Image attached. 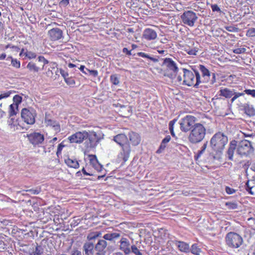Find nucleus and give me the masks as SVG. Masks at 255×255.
I'll use <instances>...</instances> for the list:
<instances>
[{
    "label": "nucleus",
    "instance_id": "43",
    "mask_svg": "<svg viewBox=\"0 0 255 255\" xmlns=\"http://www.w3.org/2000/svg\"><path fill=\"white\" fill-rule=\"evenodd\" d=\"M70 3V0H60L59 2V5L61 7H67Z\"/></svg>",
    "mask_w": 255,
    "mask_h": 255
},
{
    "label": "nucleus",
    "instance_id": "54",
    "mask_svg": "<svg viewBox=\"0 0 255 255\" xmlns=\"http://www.w3.org/2000/svg\"><path fill=\"white\" fill-rule=\"evenodd\" d=\"M211 7L212 8V10L213 12L217 11L219 12H221V10L220 8V7L218 6V5L217 4H212L211 5Z\"/></svg>",
    "mask_w": 255,
    "mask_h": 255
},
{
    "label": "nucleus",
    "instance_id": "58",
    "mask_svg": "<svg viewBox=\"0 0 255 255\" xmlns=\"http://www.w3.org/2000/svg\"><path fill=\"white\" fill-rule=\"evenodd\" d=\"M59 72L62 76L64 78V80L66 79L68 76V72L65 71L62 69H60Z\"/></svg>",
    "mask_w": 255,
    "mask_h": 255
},
{
    "label": "nucleus",
    "instance_id": "17",
    "mask_svg": "<svg viewBox=\"0 0 255 255\" xmlns=\"http://www.w3.org/2000/svg\"><path fill=\"white\" fill-rule=\"evenodd\" d=\"M113 140L122 147H125L128 145L129 146L128 144V137L125 134H118L114 137Z\"/></svg>",
    "mask_w": 255,
    "mask_h": 255
},
{
    "label": "nucleus",
    "instance_id": "23",
    "mask_svg": "<svg viewBox=\"0 0 255 255\" xmlns=\"http://www.w3.org/2000/svg\"><path fill=\"white\" fill-rule=\"evenodd\" d=\"M237 147V141L235 140H232L229 144V147L227 150V155L228 159L232 160L235 150Z\"/></svg>",
    "mask_w": 255,
    "mask_h": 255
},
{
    "label": "nucleus",
    "instance_id": "12",
    "mask_svg": "<svg viewBox=\"0 0 255 255\" xmlns=\"http://www.w3.org/2000/svg\"><path fill=\"white\" fill-rule=\"evenodd\" d=\"M199 70L201 71L202 78L200 77V81L201 83H208L210 82V77L212 76V79L210 81L211 84L216 82V74L214 73H211L209 70L204 65L199 66Z\"/></svg>",
    "mask_w": 255,
    "mask_h": 255
},
{
    "label": "nucleus",
    "instance_id": "59",
    "mask_svg": "<svg viewBox=\"0 0 255 255\" xmlns=\"http://www.w3.org/2000/svg\"><path fill=\"white\" fill-rule=\"evenodd\" d=\"M86 70L89 73L90 75H92L94 77H96L98 75V71L95 70H89L88 69H86Z\"/></svg>",
    "mask_w": 255,
    "mask_h": 255
},
{
    "label": "nucleus",
    "instance_id": "45",
    "mask_svg": "<svg viewBox=\"0 0 255 255\" xmlns=\"http://www.w3.org/2000/svg\"><path fill=\"white\" fill-rule=\"evenodd\" d=\"M207 146V142L205 143L201 147V148L200 150L198 151L197 157H199L201 156V154H203V153L205 151Z\"/></svg>",
    "mask_w": 255,
    "mask_h": 255
},
{
    "label": "nucleus",
    "instance_id": "39",
    "mask_svg": "<svg viewBox=\"0 0 255 255\" xmlns=\"http://www.w3.org/2000/svg\"><path fill=\"white\" fill-rule=\"evenodd\" d=\"M13 104H16L18 106V104H20L22 101V97L19 95H15L13 98Z\"/></svg>",
    "mask_w": 255,
    "mask_h": 255
},
{
    "label": "nucleus",
    "instance_id": "1",
    "mask_svg": "<svg viewBox=\"0 0 255 255\" xmlns=\"http://www.w3.org/2000/svg\"><path fill=\"white\" fill-rule=\"evenodd\" d=\"M228 142V137L222 132H218L212 136L210 140V146L214 158L219 159L221 157Z\"/></svg>",
    "mask_w": 255,
    "mask_h": 255
},
{
    "label": "nucleus",
    "instance_id": "34",
    "mask_svg": "<svg viewBox=\"0 0 255 255\" xmlns=\"http://www.w3.org/2000/svg\"><path fill=\"white\" fill-rule=\"evenodd\" d=\"M201 249L198 247L197 244H194L192 245L191 248V252L195 255H200L201 253Z\"/></svg>",
    "mask_w": 255,
    "mask_h": 255
},
{
    "label": "nucleus",
    "instance_id": "6",
    "mask_svg": "<svg viewBox=\"0 0 255 255\" xmlns=\"http://www.w3.org/2000/svg\"><path fill=\"white\" fill-rule=\"evenodd\" d=\"M104 135L101 132L92 131L88 133V141L85 142V146L88 151L95 148L100 140L103 138Z\"/></svg>",
    "mask_w": 255,
    "mask_h": 255
},
{
    "label": "nucleus",
    "instance_id": "21",
    "mask_svg": "<svg viewBox=\"0 0 255 255\" xmlns=\"http://www.w3.org/2000/svg\"><path fill=\"white\" fill-rule=\"evenodd\" d=\"M242 107L243 111L247 116L250 117L255 116V109L252 105L245 103Z\"/></svg>",
    "mask_w": 255,
    "mask_h": 255
},
{
    "label": "nucleus",
    "instance_id": "36",
    "mask_svg": "<svg viewBox=\"0 0 255 255\" xmlns=\"http://www.w3.org/2000/svg\"><path fill=\"white\" fill-rule=\"evenodd\" d=\"M225 205L229 210L236 209L238 207V205L235 202H227Z\"/></svg>",
    "mask_w": 255,
    "mask_h": 255
},
{
    "label": "nucleus",
    "instance_id": "31",
    "mask_svg": "<svg viewBox=\"0 0 255 255\" xmlns=\"http://www.w3.org/2000/svg\"><path fill=\"white\" fill-rule=\"evenodd\" d=\"M129 107L120 105V109L118 111H116V112L122 117H126V112H129Z\"/></svg>",
    "mask_w": 255,
    "mask_h": 255
},
{
    "label": "nucleus",
    "instance_id": "51",
    "mask_svg": "<svg viewBox=\"0 0 255 255\" xmlns=\"http://www.w3.org/2000/svg\"><path fill=\"white\" fill-rule=\"evenodd\" d=\"M64 146L65 145L62 143L59 144L56 152V154L58 157L59 156V155L61 154V151Z\"/></svg>",
    "mask_w": 255,
    "mask_h": 255
},
{
    "label": "nucleus",
    "instance_id": "64",
    "mask_svg": "<svg viewBox=\"0 0 255 255\" xmlns=\"http://www.w3.org/2000/svg\"><path fill=\"white\" fill-rule=\"evenodd\" d=\"M104 239L107 240L111 241L112 240V234H107L104 235Z\"/></svg>",
    "mask_w": 255,
    "mask_h": 255
},
{
    "label": "nucleus",
    "instance_id": "53",
    "mask_svg": "<svg viewBox=\"0 0 255 255\" xmlns=\"http://www.w3.org/2000/svg\"><path fill=\"white\" fill-rule=\"evenodd\" d=\"M28 191L32 194L37 195L40 192L41 190L40 188H36L35 189H29L28 190Z\"/></svg>",
    "mask_w": 255,
    "mask_h": 255
},
{
    "label": "nucleus",
    "instance_id": "5",
    "mask_svg": "<svg viewBox=\"0 0 255 255\" xmlns=\"http://www.w3.org/2000/svg\"><path fill=\"white\" fill-rule=\"evenodd\" d=\"M243 239L239 234L230 232L227 234L225 237L226 245L232 249H237L242 245Z\"/></svg>",
    "mask_w": 255,
    "mask_h": 255
},
{
    "label": "nucleus",
    "instance_id": "41",
    "mask_svg": "<svg viewBox=\"0 0 255 255\" xmlns=\"http://www.w3.org/2000/svg\"><path fill=\"white\" fill-rule=\"evenodd\" d=\"M11 65L13 67L16 68H19L20 67V62L19 61L17 60L16 59H12L11 61Z\"/></svg>",
    "mask_w": 255,
    "mask_h": 255
},
{
    "label": "nucleus",
    "instance_id": "63",
    "mask_svg": "<svg viewBox=\"0 0 255 255\" xmlns=\"http://www.w3.org/2000/svg\"><path fill=\"white\" fill-rule=\"evenodd\" d=\"M123 52L124 53H126L127 55L129 56L131 55V50H128L127 48H124L123 49Z\"/></svg>",
    "mask_w": 255,
    "mask_h": 255
},
{
    "label": "nucleus",
    "instance_id": "2",
    "mask_svg": "<svg viewBox=\"0 0 255 255\" xmlns=\"http://www.w3.org/2000/svg\"><path fill=\"white\" fill-rule=\"evenodd\" d=\"M183 80L180 75L177 77V82L180 85L183 84L188 86H193L197 88L201 83L200 74L197 71H191L186 69L183 68Z\"/></svg>",
    "mask_w": 255,
    "mask_h": 255
},
{
    "label": "nucleus",
    "instance_id": "48",
    "mask_svg": "<svg viewBox=\"0 0 255 255\" xmlns=\"http://www.w3.org/2000/svg\"><path fill=\"white\" fill-rule=\"evenodd\" d=\"M38 60L39 62H43V66L42 67V69H44V66L49 63V61L46 60L43 56H40L38 57Z\"/></svg>",
    "mask_w": 255,
    "mask_h": 255
},
{
    "label": "nucleus",
    "instance_id": "3",
    "mask_svg": "<svg viewBox=\"0 0 255 255\" xmlns=\"http://www.w3.org/2000/svg\"><path fill=\"white\" fill-rule=\"evenodd\" d=\"M162 66V68L159 69V74L175 81L177 80L179 68L174 61L170 58H165L163 59Z\"/></svg>",
    "mask_w": 255,
    "mask_h": 255
},
{
    "label": "nucleus",
    "instance_id": "9",
    "mask_svg": "<svg viewBox=\"0 0 255 255\" xmlns=\"http://www.w3.org/2000/svg\"><path fill=\"white\" fill-rule=\"evenodd\" d=\"M37 115L36 111L33 108H24L21 111L22 120L28 125H33Z\"/></svg>",
    "mask_w": 255,
    "mask_h": 255
},
{
    "label": "nucleus",
    "instance_id": "32",
    "mask_svg": "<svg viewBox=\"0 0 255 255\" xmlns=\"http://www.w3.org/2000/svg\"><path fill=\"white\" fill-rule=\"evenodd\" d=\"M137 55L141 57L147 58L153 62H157L158 61V59L151 57L149 54L142 52H139L137 53Z\"/></svg>",
    "mask_w": 255,
    "mask_h": 255
},
{
    "label": "nucleus",
    "instance_id": "15",
    "mask_svg": "<svg viewBox=\"0 0 255 255\" xmlns=\"http://www.w3.org/2000/svg\"><path fill=\"white\" fill-rule=\"evenodd\" d=\"M107 242L103 239L99 240L95 246L94 255H107Z\"/></svg>",
    "mask_w": 255,
    "mask_h": 255
},
{
    "label": "nucleus",
    "instance_id": "8",
    "mask_svg": "<svg viewBox=\"0 0 255 255\" xmlns=\"http://www.w3.org/2000/svg\"><path fill=\"white\" fill-rule=\"evenodd\" d=\"M181 20L184 25L194 27L198 19L197 14L192 10L185 11L181 15Z\"/></svg>",
    "mask_w": 255,
    "mask_h": 255
},
{
    "label": "nucleus",
    "instance_id": "40",
    "mask_svg": "<svg viewBox=\"0 0 255 255\" xmlns=\"http://www.w3.org/2000/svg\"><path fill=\"white\" fill-rule=\"evenodd\" d=\"M12 91H8L7 92L1 93L0 95V100L3 99H6L10 96L11 94L12 93Z\"/></svg>",
    "mask_w": 255,
    "mask_h": 255
},
{
    "label": "nucleus",
    "instance_id": "27",
    "mask_svg": "<svg viewBox=\"0 0 255 255\" xmlns=\"http://www.w3.org/2000/svg\"><path fill=\"white\" fill-rule=\"evenodd\" d=\"M120 249L124 252L126 254H128L130 252L129 242L126 238H122L120 241Z\"/></svg>",
    "mask_w": 255,
    "mask_h": 255
},
{
    "label": "nucleus",
    "instance_id": "10",
    "mask_svg": "<svg viewBox=\"0 0 255 255\" xmlns=\"http://www.w3.org/2000/svg\"><path fill=\"white\" fill-rule=\"evenodd\" d=\"M194 40L188 38L186 39L185 43L180 45L181 49L190 55L195 56L197 54L199 49L194 46Z\"/></svg>",
    "mask_w": 255,
    "mask_h": 255
},
{
    "label": "nucleus",
    "instance_id": "60",
    "mask_svg": "<svg viewBox=\"0 0 255 255\" xmlns=\"http://www.w3.org/2000/svg\"><path fill=\"white\" fill-rule=\"evenodd\" d=\"M246 186H247L246 189L249 192V193H250L251 195H254V192L252 190V187H251L249 186V181H248L246 183Z\"/></svg>",
    "mask_w": 255,
    "mask_h": 255
},
{
    "label": "nucleus",
    "instance_id": "11",
    "mask_svg": "<svg viewBox=\"0 0 255 255\" xmlns=\"http://www.w3.org/2000/svg\"><path fill=\"white\" fill-rule=\"evenodd\" d=\"M251 142L248 140H243L239 142L237 152L241 155H248L253 151Z\"/></svg>",
    "mask_w": 255,
    "mask_h": 255
},
{
    "label": "nucleus",
    "instance_id": "19",
    "mask_svg": "<svg viewBox=\"0 0 255 255\" xmlns=\"http://www.w3.org/2000/svg\"><path fill=\"white\" fill-rule=\"evenodd\" d=\"M157 36L156 32L149 28H145L142 34L143 38L148 41L154 40L156 38Z\"/></svg>",
    "mask_w": 255,
    "mask_h": 255
},
{
    "label": "nucleus",
    "instance_id": "18",
    "mask_svg": "<svg viewBox=\"0 0 255 255\" xmlns=\"http://www.w3.org/2000/svg\"><path fill=\"white\" fill-rule=\"evenodd\" d=\"M48 34L52 41L60 39L63 36V32L59 28H54L48 31Z\"/></svg>",
    "mask_w": 255,
    "mask_h": 255
},
{
    "label": "nucleus",
    "instance_id": "20",
    "mask_svg": "<svg viewBox=\"0 0 255 255\" xmlns=\"http://www.w3.org/2000/svg\"><path fill=\"white\" fill-rule=\"evenodd\" d=\"M83 250L86 255H94L95 253L94 245L90 242H86L84 244Z\"/></svg>",
    "mask_w": 255,
    "mask_h": 255
},
{
    "label": "nucleus",
    "instance_id": "7",
    "mask_svg": "<svg viewBox=\"0 0 255 255\" xmlns=\"http://www.w3.org/2000/svg\"><path fill=\"white\" fill-rule=\"evenodd\" d=\"M197 119L192 115H187L182 118L180 121V128L182 131L187 132L190 131L197 123Z\"/></svg>",
    "mask_w": 255,
    "mask_h": 255
},
{
    "label": "nucleus",
    "instance_id": "55",
    "mask_svg": "<svg viewBox=\"0 0 255 255\" xmlns=\"http://www.w3.org/2000/svg\"><path fill=\"white\" fill-rule=\"evenodd\" d=\"M24 55H25V56L27 57L29 59L35 58L36 56L35 53L30 51L25 53Z\"/></svg>",
    "mask_w": 255,
    "mask_h": 255
},
{
    "label": "nucleus",
    "instance_id": "44",
    "mask_svg": "<svg viewBox=\"0 0 255 255\" xmlns=\"http://www.w3.org/2000/svg\"><path fill=\"white\" fill-rule=\"evenodd\" d=\"M246 35L248 37L255 36V28H251L247 31Z\"/></svg>",
    "mask_w": 255,
    "mask_h": 255
},
{
    "label": "nucleus",
    "instance_id": "42",
    "mask_svg": "<svg viewBox=\"0 0 255 255\" xmlns=\"http://www.w3.org/2000/svg\"><path fill=\"white\" fill-rule=\"evenodd\" d=\"M131 250L135 255H143L135 245L131 246Z\"/></svg>",
    "mask_w": 255,
    "mask_h": 255
},
{
    "label": "nucleus",
    "instance_id": "4",
    "mask_svg": "<svg viewBox=\"0 0 255 255\" xmlns=\"http://www.w3.org/2000/svg\"><path fill=\"white\" fill-rule=\"evenodd\" d=\"M206 134L205 127L201 123L194 125L188 136V141L192 144H196L202 141Z\"/></svg>",
    "mask_w": 255,
    "mask_h": 255
},
{
    "label": "nucleus",
    "instance_id": "38",
    "mask_svg": "<svg viewBox=\"0 0 255 255\" xmlns=\"http://www.w3.org/2000/svg\"><path fill=\"white\" fill-rule=\"evenodd\" d=\"M175 123V120H173L169 122V129L170 131L171 135L173 136H175V133L174 132V125Z\"/></svg>",
    "mask_w": 255,
    "mask_h": 255
},
{
    "label": "nucleus",
    "instance_id": "35",
    "mask_svg": "<svg viewBox=\"0 0 255 255\" xmlns=\"http://www.w3.org/2000/svg\"><path fill=\"white\" fill-rule=\"evenodd\" d=\"M26 68L28 69L30 71L37 72L39 68L37 67L36 64L33 62H29L26 66Z\"/></svg>",
    "mask_w": 255,
    "mask_h": 255
},
{
    "label": "nucleus",
    "instance_id": "33",
    "mask_svg": "<svg viewBox=\"0 0 255 255\" xmlns=\"http://www.w3.org/2000/svg\"><path fill=\"white\" fill-rule=\"evenodd\" d=\"M18 111V106L16 104H11L9 108V115L11 117L15 115Z\"/></svg>",
    "mask_w": 255,
    "mask_h": 255
},
{
    "label": "nucleus",
    "instance_id": "57",
    "mask_svg": "<svg viewBox=\"0 0 255 255\" xmlns=\"http://www.w3.org/2000/svg\"><path fill=\"white\" fill-rule=\"evenodd\" d=\"M8 122L9 126H10L11 128H14L16 126V123H17L16 121H15L14 119L13 118H11L10 120L9 121H8Z\"/></svg>",
    "mask_w": 255,
    "mask_h": 255
},
{
    "label": "nucleus",
    "instance_id": "28",
    "mask_svg": "<svg viewBox=\"0 0 255 255\" xmlns=\"http://www.w3.org/2000/svg\"><path fill=\"white\" fill-rule=\"evenodd\" d=\"M170 136L169 135H166L165 137L162 139L158 149L156 151V153L160 154L165 149L167 144L170 141Z\"/></svg>",
    "mask_w": 255,
    "mask_h": 255
},
{
    "label": "nucleus",
    "instance_id": "29",
    "mask_svg": "<svg viewBox=\"0 0 255 255\" xmlns=\"http://www.w3.org/2000/svg\"><path fill=\"white\" fill-rule=\"evenodd\" d=\"M90 163L92 166L97 171H100L102 169V166L98 162V160L95 155H90Z\"/></svg>",
    "mask_w": 255,
    "mask_h": 255
},
{
    "label": "nucleus",
    "instance_id": "14",
    "mask_svg": "<svg viewBox=\"0 0 255 255\" xmlns=\"http://www.w3.org/2000/svg\"><path fill=\"white\" fill-rule=\"evenodd\" d=\"M88 136V132L86 131H78L69 136L68 139L71 143H81Z\"/></svg>",
    "mask_w": 255,
    "mask_h": 255
},
{
    "label": "nucleus",
    "instance_id": "50",
    "mask_svg": "<svg viewBox=\"0 0 255 255\" xmlns=\"http://www.w3.org/2000/svg\"><path fill=\"white\" fill-rule=\"evenodd\" d=\"M244 93L249 95H251L253 97H255V89H246Z\"/></svg>",
    "mask_w": 255,
    "mask_h": 255
},
{
    "label": "nucleus",
    "instance_id": "49",
    "mask_svg": "<svg viewBox=\"0 0 255 255\" xmlns=\"http://www.w3.org/2000/svg\"><path fill=\"white\" fill-rule=\"evenodd\" d=\"M246 49L245 48H237L233 50V52L236 54L244 53L246 52Z\"/></svg>",
    "mask_w": 255,
    "mask_h": 255
},
{
    "label": "nucleus",
    "instance_id": "56",
    "mask_svg": "<svg viewBox=\"0 0 255 255\" xmlns=\"http://www.w3.org/2000/svg\"><path fill=\"white\" fill-rule=\"evenodd\" d=\"M225 190H226V193L229 195L232 194L236 192L235 189L232 188L229 186L226 187Z\"/></svg>",
    "mask_w": 255,
    "mask_h": 255
},
{
    "label": "nucleus",
    "instance_id": "25",
    "mask_svg": "<svg viewBox=\"0 0 255 255\" xmlns=\"http://www.w3.org/2000/svg\"><path fill=\"white\" fill-rule=\"evenodd\" d=\"M175 244L177 246L178 250L183 253H189L190 251L189 246L187 243L182 241H175Z\"/></svg>",
    "mask_w": 255,
    "mask_h": 255
},
{
    "label": "nucleus",
    "instance_id": "24",
    "mask_svg": "<svg viewBox=\"0 0 255 255\" xmlns=\"http://www.w3.org/2000/svg\"><path fill=\"white\" fill-rule=\"evenodd\" d=\"M219 95L227 99L232 97L234 94V90H230L227 88L222 87L219 91Z\"/></svg>",
    "mask_w": 255,
    "mask_h": 255
},
{
    "label": "nucleus",
    "instance_id": "26",
    "mask_svg": "<svg viewBox=\"0 0 255 255\" xmlns=\"http://www.w3.org/2000/svg\"><path fill=\"white\" fill-rule=\"evenodd\" d=\"M44 123L47 126L52 127L57 132H59L60 130L59 124L57 121L55 120L48 119L46 117L45 119Z\"/></svg>",
    "mask_w": 255,
    "mask_h": 255
},
{
    "label": "nucleus",
    "instance_id": "61",
    "mask_svg": "<svg viewBox=\"0 0 255 255\" xmlns=\"http://www.w3.org/2000/svg\"><path fill=\"white\" fill-rule=\"evenodd\" d=\"M225 28L227 31H230V32L235 31V30L236 29V28H235L234 26H225Z\"/></svg>",
    "mask_w": 255,
    "mask_h": 255
},
{
    "label": "nucleus",
    "instance_id": "37",
    "mask_svg": "<svg viewBox=\"0 0 255 255\" xmlns=\"http://www.w3.org/2000/svg\"><path fill=\"white\" fill-rule=\"evenodd\" d=\"M43 248L41 246H37L35 248V252H34V255H42L43 254Z\"/></svg>",
    "mask_w": 255,
    "mask_h": 255
},
{
    "label": "nucleus",
    "instance_id": "46",
    "mask_svg": "<svg viewBox=\"0 0 255 255\" xmlns=\"http://www.w3.org/2000/svg\"><path fill=\"white\" fill-rule=\"evenodd\" d=\"M245 93H239V92H234V94L233 96L231 99V101L233 102L235 101L237 98L240 97V96H244Z\"/></svg>",
    "mask_w": 255,
    "mask_h": 255
},
{
    "label": "nucleus",
    "instance_id": "30",
    "mask_svg": "<svg viewBox=\"0 0 255 255\" xmlns=\"http://www.w3.org/2000/svg\"><path fill=\"white\" fill-rule=\"evenodd\" d=\"M65 162L68 166L71 168L76 169L79 167V163L75 159L68 158L65 160Z\"/></svg>",
    "mask_w": 255,
    "mask_h": 255
},
{
    "label": "nucleus",
    "instance_id": "22",
    "mask_svg": "<svg viewBox=\"0 0 255 255\" xmlns=\"http://www.w3.org/2000/svg\"><path fill=\"white\" fill-rule=\"evenodd\" d=\"M128 136L129 141L132 145L136 146L139 144L140 137L138 133L131 131L129 133Z\"/></svg>",
    "mask_w": 255,
    "mask_h": 255
},
{
    "label": "nucleus",
    "instance_id": "52",
    "mask_svg": "<svg viewBox=\"0 0 255 255\" xmlns=\"http://www.w3.org/2000/svg\"><path fill=\"white\" fill-rule=\"evenodd\" d=\"M64 81L67 84L70 86L73 85L75 83L74 80L72 78L67 77Z\"/></svg>",
    "mask_w": 255,
    "mask_h": 255
},
{
    "label": "nucleus",
    "instance_id": "47",
    "mask_svg": "<svg viewBox=\"0 0 255 255\" xmlns=\"http://www.w3.org/2000/svg\"><path fill=\"white\" fill-rule=\"evenodd\" d=\"M99 235L100 234L97 232L92 233L88 235L87 238L89 240H92L97 238Z\"/></svg>",
    "mask_w": 255,
    "mask_h": 255
},
{
    "label": "nucleus",
    "instance_id": "16",
    "mask_svg": "<svg viewBox=\"0 0 255 255\" xmlns=\"http://www.w3.org/2000/svg\"><path fill=\"white\" fill-rule=\"evenodd\" d=\"M130 149L129 146L122 147V151L119 154L118 161L123 165L128 160L129 157Z\"/></svg>",
    "mask_w": 255,
    "mask_h": 255
},
{
    "label": "nucleus",
    "instance_id": "62",
    "mask_svg": "<svg viewBox=\"0 0 255 255\" xmlns=\"http://www.w3.org/2000/svg\"><path fill=\"white\" fill-rule=\"evenodd\" d=\"M70 255H82L81 252L77 250H73L71 251Z\"/></svg>",
    "mask_w": 255,
    "mask_h": 255
},
{
    "label": "nucleus",
    "instance_id": "13",
    "mask_svg": "<svg viewBox=\"0 0 255 255\" xmlns=\"http://www.w3.org/2000/svg\"><path fill=\"white\" fill-rule=\"evenodd\" d=\"M27 136L29 142L35 146L41 144L44 140V135L39 132H34L28 134Z\"/></svg>",
    "mask_w": 255,
    "mask_h": 255
}]
</instances>
